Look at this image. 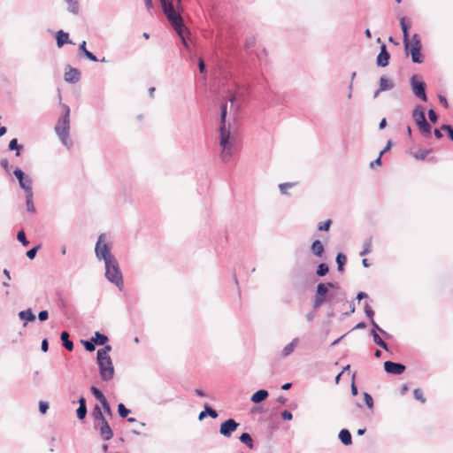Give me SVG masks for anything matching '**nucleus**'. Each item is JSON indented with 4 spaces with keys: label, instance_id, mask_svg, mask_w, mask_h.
Wrapping results in <instances>:
<instances>
[{
    "label": "nucleus",
    "instance_id": "obj_48",
    "mask_svg": "<svg viewBox=\"0 0 453 453\" xmlns=\"http://www.w3.org/2000/svg\"><path fill=\"white\" fill-rule=\"evenodd\" d=\"M364 400H365V403L366 406L369 409H372L373 408V399H372V395L369 393H367V392L364 393Z\"/></svg>",
    "mask_w": 453,
    "mask_h": 453
},
{
    "label": "nucleus",
    "instance_id": "obj_19",
    "mask_svg": "<svg viewBox=\"0 0 453 453\" xmlns=\"http://www.w3.org/2000/svg\"><path fill=\"white\" fill-rule=\"evenodd\" d=\"M57 45L58 48L63 47L65 43H72L69 40L68 33L64 32L63 30H59L56 35Z\"/></svg>",
    "mask_w": 453,
    "mask_h": 453
},
{
    "label": "nucleus",
    "instance_id": "obj_27",
    "mask_svg": "<svg viewBox=\"0 0 453 453\" xmlns=\"http://www.w3.org/2000/svg\"><path fill=\"white\" fill-rule=\"evenodd\" d=\"M92 342L95 343V345L103 346L108 342V337L101 334L100 332L96 331L94 334V336L91 338Z\"/></svg>",
    "mask_w": 453,
    "mask_h": 453
},
{
    "label": "nucleus",
    "instance_id": "obj_61",
    "mask_svg": "<svg viewBox=\"0 0 453 453\" xmlns=\"http://www.w3.org/2000/svg\"><path fill=\"white\" fill-rule=\"evenodd\" d=\"M84 55H85V57L87 58H88L91 61H94V62H97L98 61L97 58L92 52H90L89 50H85Z\"/></svg>",
    "mask_w": 453,
    "mask_h": 453
},
{
    "label": "nucleus",
    "instance_id": "obj_35",
    "mask_svg": "<svg viewBox=\"0 0 453 453\" xmlns=\"http://www.w3.org/2000/svg\"><path fill=\"white\" fill-rule=\"evenodd\" d=\"M91 415H92L93 418L96 421L104 420L105 418L102 412L100 406L97 404L95 405V407L91 412Z\"/></svg>",
    "mask_w": 453,
    "mask_h": 453
},
{
    "label": "nucleus",
    "instance_id": "obj_44",
    "mask_svg": "<svg viewBox=\"0 0 453 453\" xmlns=\"http://www.w3.org/2000/svg\"><path fill=\"white\" fill-rule=\"evenodd\" d=\"M17 239L23 246L27 247L29 245V242L27 239L26 234L23 230H20L17 234Z\"/></svg>",
    "mask_w": 453,
    "mask_h": 453
},
{
    "label": "nucleus",
    "instance_id": "obj_1",
    "mask_svg": "<svg viewBox=\"0 0 453 453\" xmlns=\"http://www.w3.org/2000/svg\"><path fill=\"white\" fill-rule=\"evenodd\" d=\"M236 97L231 95L229 98L230 108L227 103L220 106L219 146L221 160L229 162L236 151V137L232 134V125L236 119L239 105L235 104Z\"/></svg>",
    "mask_w": 453,
    "mask_h": 453
},
{
    "label": "nucleus",
    "instance_id": "obj_8",
    "mask_svg": "<svg viewBox=\"0 0 453 453\" xmlns=\"http://www.w3.org/2000/svg\"><path fill=\"white\" fill-rule=\"evenodd\" d=\"M328 288L326 283H319L316 288V295L313 301L314 309L319 308L325 302L327 301Z\"/></svg>",
    "mask_w": 453,
    "mask_h": 453
},
{
    "label": "nucleus",
    "instance_id": "obj_57",
    "mask_svg": "<svg viewBox=\"0 0 453 453\" xmlns=\"http://www.w3.org/2000/svg\"><path fill=\"white\" fill-rule=\"evenodd\" d=\"M15 177L19 180V181H21L23 180L25 176L24 173L22 172V170H20L19 168H17L14 172H13Z\"/></svg>",
    "mask_w": 453,
    "mask_h": 453
},
{
    "label": "nucleus",
    "instance_id": "obj_4",
    "mask_svg": "<svg viewBox=\"0 0 453 453\" xmlns=\"http://www.w3.org/2000/svg\"><path fill=\"white\" fill-rule=\"evenodd\" d=\"M104 265L106 279L119 289H122L124 286L123 277L117 258L112 257V259L104 262Z\"/></svg>",
    "mask_w": 453,
    "mask_h": 453
},
{
    "label": "nucleus",
    "instance_id": "obj_9",
    "mask_svg": "<svg viewBox=\"0 0 453 453\" xmlns=\"http://www.w3.org/2000/svg\"><path fill=\"white\" fill-rule=\"evenodd\" d=\"M239 426L240 424L234 418H228L221 423L219 433L224 437L229 438L232 436L233 433L236 431Z\"/></svg>",
    "mask_w": 453,
    "mask_h": 453
},
{
    "label": "nucleus",
    "instance_id": "obj_47",
    "mask_svg": "<svg viewBox=\"0 0 453 453\" xmlns=\"http://www.w3.org/2000/svg\"><path fill=\"white\" fill-rule=\"evenodd\" d=\"M331 224H332V220L331 219H327L326 221L320 222L318 225V229L319 231H328L329 228H330Z\"/></svg>",
    "mask_w": 453,
    "mask_h": 453
},
{
    "label": "nucleus",
    "instance_id": "obj_46",
    "mask_svg": "<svg viewBox=\"0 0 453 453\" xmlns=\"http://www.w3.org/2000/svg\"><path fill=\"white\" fill-rule=\"evenodd\" d=\"M413 395L416 400L420 401L422 403L426 402V398L424 397L423 392L420 388H415L413 391Z\"/></svg>",
    "mask_w": 453,
    "mask_h": 453
},
{
    "label": "nucleus",
    "instance_id": "obj_26",
    "mask_svg": "<svg viewBox=\"0 0 453 453\" xmlns=\"http://www.w3.org/2000/svg\"><path fill=\"white\" fill-rule=\"evenodd\" d=\"M345 292L343 290L337 291L336 293H330L327 301L337 303L345 299Z\"/></svg>",
    "mask_w": 453,
    "mask_h": 453
},
{
    "label": "nucleus",
    "instance_id": "obj_32",
    "mask_svg": "<svg viewBox=\"0 0 453 453\" xmlns=\"http://www.w3.org/2000/svg\"><path fill=\"white\" fill-rule=\"evenodd\" d=\"M372 238L369 237L364 241L363 250L359 253L361 257L369 254L372 251Z\"/></svg>",
    "mask_w": 453,
    "mask_h": 453
},
{
    "label": "nucleus",
    "instance_id": "obj_10",
    "mask_svg": "<svg viewBox=\"0 0 453 453\" xmlns=\"http://www.w3.org/2000/svg\"><path fill=\"white\" fill-rule=\"evenodd\" d=\"M406 367L401 363L392 361L384 362V370L386 372L395 375H400L405 371Z\"/></svg>",
    "mask_w": 453,
    "mask_h": 453
},
{
    "label": "nucleus",
    "instance_id": "obj_45",
    "mask_svg": "<svg viewBox=\"0 0 453 453\" xmlns=\"http://www.w3.org/2000/svg\"><path fill=\"white\" fill-rule=\"evenodd\" d=\"M87 406H79L77 411H76V414H77V418L80 419V420H82L86 418V415H87Z\"/></svg>",
    "mask_w": 453,
    "mask_h": 453
},
{
    "label": "nucleus",
    "instance_id": "obj_63",
    "mask_svg": "<svg viewBox=\"0 0 453 453\" xmlns=\"http://www.w3.org/2000/svg\"><path fill=\"white\" fill-rule=\"evenodd\" d=\"M41 349L43 352H47L49 349V342L47 339H43L42 342Z\"/></svg>",
    "mask_w": 453,
    "mask_h": 453
},
{
    "label": "nucleus",
    "instance_id": "obj_15",
    "mask_svg": "<svg viewBox=\"0 0 453 453\" xmlns=\"http://www.w3.org/2000/svg\"><path fill=\"white\" fill-rule=\"evenodd\" d=\"M394 87H395V83L391 79H389L386 76L380 77V82H379V91L391 90L392 88H394Z\"/></svg>",
    "mask_w": 453,
    "mask_h": 453
},
{
    "label": "nucleus",
    "instance_id": "obj_3",
    "mask_svg": "<svg viewBox=\"0 0 453 453\" xmlns=\"http://www.w3.org/2000/svg\"><path fill=\"white\" fill-rule=\"evenodd\" d=\"M64 114L58 119L56 126L55 132L58 136L61 143L70 148L72 142L69 139L70 134V108L66 104H63Z\"/></svg>",
    "mask_w": 453,
    "mask_h": 453
},
{
    "label": "nucleus",
    "instance_id": "obj_39",
    "mask_svg": "<svg viewBox=\"0 0 453 453\" xmlns=\"http://www.w3.org/2000/svg\"><path fill=\"white\" fill-rule=\"evenodd\" d=\"M68 4V11L73 14H77L79 12V4L77 0H65Z\"/></svg>",
    "mask_w": 453,
    "mask_h": 453
},
{
    "label": "nucleus",
    "instance_id": "obj_60",
    "mask_svg": "<svg viewBox=\"0 0 453 453\" xmlns=\"http://www.w3.org/2000/svg\"><path fill=\"white\" fill-rule=\"evenodd\" d=\"M27 201V210L29 212H35V208L34 204V200H26Z\"/></svg>",
    "mask_w": 453,
    "mask_h": 453
},
{
    "label": "nucleus",
    "instance_id": "obj_13",
    "mask_svg": "<svg viewBox=\"0 0 453 453\" xmlns=\"http://www.w3.org/2000/svg\"><path fill=\"white\" fill-rule=\"evenodd\" d=\"M389 58L390 55L387 50V47L382 43L380 46V52L379 53L376 60L377 65L381 67L387 66L388 65Z\"/></svg>",
    "mask_w": 453,
    "mask_h": 453
},
{
    "label": "nucleus",
    "instance_id": "obj_64",
    "mask_svg": "<svg viewBox=\"0 0 453 453\" xmlns=\"http://www.w3.org/2000/svg\"><path fill=\"white\" fill-rule=\"evenodd\" d=\"M198 67H199L200 73H203L205 72V64H204V61L203 60V58H199Z\"/></svg>",
    "mask_w": 453,
    "mask_h": 453
},
{
    "label": "nucleus",
    "instance_id": "obj_58",
    "mask_svg": "<svg viewBox=\"0 0 453 453\" xmlns=\"http://www.w3.org/2000/svg\"><path fill=\"white\" fill-rule=\"evenodd\" d=\"M281 417L284 420H291L293 418L292 413L288 410L281 412Z\"/></svg>",
    "mask_w": 453,
    "mask_h": 453
},
{
    "label": "nucleus",
    "instance_id": "obj_54",
    "mask_svg": "<svg viewBox=\"0 0 453 453\" xmlns=\"http://www.w3.org/2000/svg\"><path fill=\"white\" fill-rule=\"evenodd\" d=\"M48 409H49V403L47 402L41 401L39 403V411L42 414H45L47 412Z\"/></svg>",
    "mask_w": 453,
    "mask_h": 453
},
{
    "label": "nucleus",
    "instance_id": "obj_62",
    "mask_svg": "<svg viewBox=\"0 0 453 453\" xmlns=\"http://www.w3.org/2000/svg\"><path fill=\"white\" fill-rule=\"evenodd\" d=\"M351 394L353 395H357L358 394L357 388L355 384V374L352 375Z\"/></svg>",
    "mask_w": 453,
    "mask_h": 453
},
{
    "label": "nucleus",
    "instance_id": "obj_22",
    "mask_svg": "<svg viewBox=\"0 0 453 453\" xmlns=\"http://www.w3.org/2000/svg\"><path fill=\"white\" fill-rule=\"evenodd\" d=\"M19 317L20 319L25 320L24 326L27 325V322H33L35 320V315L33 313L31 309L24 310L19 312Z\"/></svg>",
    "mask_w": 453,
    "mask_h": 453
},
{
    "label": "nucleus",
    "instance_id": "obj_56",
    "mask_svg": "<svg viewBox=\"0 0 453 453\" xmlns=\"http://www.w3.org/2000/svg\"><path fill=\"white\" fill-rule=\"evenodd\" d=\"M101 404H102V407H103V409L104 410V411H105L108 415L111 416V415H112V412H111V407H110V404H109V403H108L107 399H106V400H104Z\"/></svg>",
    "mask_w": 453,
    "mask_h": 453
},
{
    "label": "nucleus",
    "instance_id": "obj_11",
    "mask_svg": "<svg viewBox=\"0 0 453 453\" xmlns=\"http://www.w3.org/2000/svg\"><path fill=\"white\" fill-rule=\"evenodd\" d=\"M98 422H99V424L97 426H96V427L99 428L100 434H101L102 438L104 441L111 440L113 436V432H112L108 421L106 420V418H104V420H100Z\"/></svg>",
    "mask_w": 453,
    "mask_h": 453
},
{
    "label": "nucleus",
    "instance_id": "obj_55",
    "mask_svg": "<svg viewBox=\"0 0 453 453\" xmlns=\"http://www.w3.org/2000/svg\"><path fill=\"white\" fill-rule=\"evenodd\" d=\"M49 318V312L47 310L41 311L38 314V319L40 321H45Z\"/></svg>",
    "mask_w": 453,
    "mask_h": 453
},
{
    "label": "nucleus",
    "instance_id": "obj_51",
    "mask_svg": "<svg viewBox=\"0 0 453 453\" xmlns=\"http://www.w3.org/2000/svg\"><path fill=\"white\" fill-rule=\"evenodd\" d=\"M40 249V245H37V246H35L33 247L32 249L28 250L27 251V257L29 258V259H34L36 256V253L38 251V250Z\"/></svg>",
    "mask_w": 453,
    "mask_h": 453
},
{
    "label": "nucleus",
    "instance_id": "obj_28",
    "mask_svg": "<svg viewBox=\"0 0 453 453\" xmlns=\"http://www.w3.org/2000/svg\"><path fill=\"white\" fill-rule=\"evenodd\" d=\"M311 250L315 256L321 257L324 252V246L319 240H315L311 244Z\"/></svg>",
    "mask_w": 453,
    "mask_h": 453
},
{
    "label": "nucleus",
    "instance_id": "obj_29",
    "mask_svg": "<svg viewBox=\"0 0 453 453\" xmlns=\"http://www.w3.org/2000/svg\"><path fill=\"white\" fill-rule=\"evenodd\" d=\"M239 440L242 443L245 444L249 449H252L254 448L253 439L249 433H242Z\"/></svg>",
    "mask_w": 453,
    "mask_h": 453
},
{
    "label": "nucleus",
    "instance_id": "obj_59",
    "mask_svg": "<svg viewBox=\"0 0 453 453\" xmlns=\"http://www.w3.org/2000/svg\"><path fill=\"white\" fill-rule=\"evenodd\" d=\"M428 118L432 123H436L437 121V115L434 110L428 111Z\"/></svg>",
    "mask_w": 453,
    "mask_h": 453
},
{
    "label": "nucleus",
    "instance_id": "obj_42",
    "mask_svg": "<svg viewBox=\"0 0 453 453\" xmlns=\"http://www.w3.org/2000/svg\"><path fill=\"white\" fill-rule=\"evenodd\" d=\"M118 412L121 418H127L131 411L123 403H119Z\"/></svg>",
    "mask_w": 453,
    "mask_h": 453
},
{
    "label": "nucleus",
    "instance_id": "obj_53",
    "mask_svg": "<svg viewBox=\"0 0 453 453\" xmlns=\"http://www.w3.org/2000/svg\"><path fill=\"white\" fill-rule=\"evenodd\" d=\"M365 313L370 320L373 319L374 311L367 303L365 304Z\"/></svg>",
    "mask_w": 453,
    "mask_h": 453
},
{
    "label": "nucleus",
    "instance_id": "obj_23",
    "mask_svg": "<svg viewBox=\"0 0 453 453\" xmlns=\"http://www.w3.org/2000/svg\"><path fill=\"white\" fill-rule=\"evenodd\" d=\"M299 342V338L296 337L294 338L288 345H286L282 351H281V355L282 357H286L288 356H289L295 349V348L296 347V345L298 344Z\"/></svg>",
    "mask_w": 453,
    "mask_h": 453
},
{
    "label": "nucleus",
    "instance_id": "obj_17",
    "mask_svg": "<svg viewBox=\"0 0 453 453\" xmlns=\"http://www.w3.org/2000/svg\"><path fill=\"white\" fill-rule=\"evenodd\" d=\"M412 119H414L417 125L426 120L424 109L420 105H418L414 108L412 111Z\"/></svg>",
    "mask_w": 453,
    "mask_h": 453
},
{
    "label": "nucleus",
    "instance_id": "obj_33",
    "mask_svg": "<svg viewBox=\"0 0 453 453\" xmlns=\"http://www.w3.org/2000/svg\"><path fill=\"white\" fill-rule=\"evenodd\" d=\"M417 126L418 127V129L422 133V134H424L426 136L431 135L432 127H431L430 124L427 122V120H425L424 122H422Z\"/></svg>",
    "mask_w": 453,
    "mask_h": 453
},
{
    "label": "nucleus",
    "instance_id": "obj_24",
    "mask_svg": "<svg viewBox=\"0 0 453 453\" xmlns=\"http://www.w3.org/2000/svg\"><path fill=\"white\" fill-rule=\"evenodd\" d=\"M70 335L68 332L63 331L60 334V340L62 342V345L68 350L72 351L73 349V343L69 339Z\"/></svg>",
    "mask_w": 453,
    "mask_h": 453
},
{
    "label": "nucleus",
    "instance_id": "obj_7",
    "mask_svg": "<svg viewBox=\"0 0 453 453\" xmlns=\"http://www.w3.org/2000/svg\"><path fill=\"white\" fill-rule=\"evenodd\" d=\"M410 84L412 93L420 100L426 102L427 96L426 94V84L421 81L418 74H414L410 79Z\"/></svg>",
    "mask_w": 453,
    "mask_h": 453
},
{
    "label": "nucleus",
    "instance_id": "obj_6",
    "mask_svg": "<svg viewBox=\"0 0 453 453\" xmlns=\"http://www.w3.org/2000/svg\"><path fill=\"white\" fill-rule=\"evenodd\" d=\"M96 257L101 260L103 259L104 262L112 259L115 257L111 252L110 246L105 242V234H101L98 236L97 242L95 247Z\"/></svg>",
    "mask_w": 453,
    "mask_h": 453
},
{
    "label": "nucleus",
    "instance_id": "obj_16",
    "mask_svg": "<svg viewBox=\"0 0 453 453\" xmlns=\"http://www.w3.org/2000/svg\"><path fill=\"white\" fill-rule=\"evenodd\" d=\"M19 186L25 190L26 198H32V181L29 177L26 176L21 181H19Z\"/></svg>",
    "mask_w": 453,
    "mask_h": 453
},
{
    "label": "nucleus",
    "instance_id": "obj_30",
    "mask_svg": "<svg viewBox=\"0 0 453 453\" xmlns=\"http://www.w3.org/2000/svg\"><path fill=\"white\" fill-rule=\"evenodd\" d=\"M371 334L373 338V342L375 344H377L378 346H380V348H382L385 350L388 349V344L380 338L379 334L374 329L371 330Z\"/></svg>",
    "mask_w": 453,
    "mask_h": 453
},
{
    "label": "nucleus",
    "instance_id": "obj_43",
    "mask_svg": "<svg viewBox=\"0 0 453 453\" xmlns=\"http://www.w3.org/2000/svg\"><path fill=\"white\" fill-rule=\"evenodd\" d=\"M410 48L421 49V42L418 35L415 34L412 35L410 42Z\"/></svg>",
    "mask_w": 453,
    "mask_h": 453
},
{
    "label": "nucleus",
    "instance_id": "obj_49",
    "mask_svg": "<svg viewBox=\"0 0 453 453\" xmlns=\"http://www.w3.org/2000/svg\"><path fill=\"white\" fill-rule=\"evenodd\" d=\"M256 44V38L253 35H250L245 39V48L250 49L253 48Z\"/></svg>",
    "mask_w": 453,
    "mask_h": 453
},
{
    "label": "nucleus",
    "instance_id": "obj_12",
    "mask_svg": "<svg viewBox=\"0 0 453 453\" xmlns=\"http://www.w3.org/2000/svg\"><path fill=\"white\" fill-rule=\"evenodd\" d=\"M81 79V72L77 68L67 65L65 72V81L69 83H76Z\"/></svg>",
    "mask_w": 453,
    "mask_h": 453
},
{
    "label": "nucleus",
    "instance_id": "obj_14",
    "mask_svg": "<svg viewBox=\"0 0 453 453\" xmlns=\"http://www.w3.org/2000/svg\"><path fill=\"white\" fill-rule=\"evenodd\" d=\"M400 25L403 31V44L405 50H409V25L406 23V19L404 17H402L400 19Z\"/></svg>",
    "mask_w": 453,
    "mask_h": 453
},
{
    "label": "nucleus",
    "instance_id": "obj_50",
    "mask_svg": "<svg viewBox=\"0 0 453 453\" xmlns=\"http://www.w3.org/2000/svg\"><path fill=\"white\" fill-rule=\"evenodd\" d=\"M293 183H290V182H286V183H282V184H280L279 188H280V193L282 196H286L288 195V192L287 190L290 188L293 187Z\"/></svg>",
    "mask_w": 453,
    "mask_h": 453
},
{
    "label": "nucleus",
    "instance_id": "obj_21",
    "mask_svg": "<svg viewBox=\"0 0 453 453\" xmlns=\"http://www.w3.org/2000/svg\"><path fill=\"white\" fill-rule=\"evenodd\" d=\"M338 437L342 443L345 446L350 445L352 443L351 434L348 429H342Z\"/></svg>",
    "mask_w": 453,
    "mask_h": 453
},
{
    "label": "nucleus",
    "instance_id": "obj_20",
    "mask_svg": "<svg viewBox=\"0 0 453 453\" xmlns=\"http://www.w3.org/2000/svg\"><path fill=\"white\" fill-rule=\"evenodd\" d=\"M267 397H268L267 390L259 389L252 395L250 400L254 403H259L263 402L264 400H265Z\"/></svg>",
    "mask_w": 453,
    "mask_h": 453
},
{
    "label": "nucleus",
    "instance_id": "obj_36",
    "mask_svg": "<svg viewBox=\"0 0 453 453\" xmlns=\"http://www.w3.org/2000/svg\"><path fill=\"white\" fill-rule=\"evenodd\" d=\"M90 391L92 393V395L102 403L104 400H106V397L104 396V395L103 394V392L97 388L95 386H92L90 388Z\"/></svg>",
    "mask_w": 453,
    "mask_h": 453
},
{
    "label": "nucleus",
    "instance_id": "obj_5",
    "mask_svg": "<svg viewBox=\"0 0 453 453\" xmlns=\"http://www.w3.org/2000/svg\"><path fill=\"white\" fill-rule=\"evenodd\" d=\"M100 378L103 381H109L114 377V366L111 357L96 359Z\"/></svg>",
    "mask_w": 453,
    "mask_h": 453
},
{
    "label": "nucleus",
    "instance_id": "obj_31",
    "mask_svg": "<svg viewBox=\"0 0 453 453\" xmlns=\"http://www.w3.org/2000/svg\"><path fill=\"white\" fill-rule=\"evenodd\" d=\"M335 260L338 271L342 272L344 270V265L347 262L346 256L343 253L340 252L337 254Z\"/></svg>",
    "mask_w": 453,
    "mask_h": 453
},
{
    "label": "nucleus",
    "instance_id": "obj_34",
    "mask_svg": "<svg viewBox=\"0 0 453 453\" xmlns=\"http://www.w3.org/2000/svg\"><path fill=\"white\" fill-rule=\"evenodd\" d=\"M104 346V348L97 350L96 359H104V357H110L108 353L111 350V346L105 344Z\"/></svg>",
    "mask_w": 453,
    "mask_h": 453
},
{
    "label": "nucleus",
    "instance_id": "obj_41",
    "mask_svg": "<svg viewBox=\"0 0 453 453\" xmlns=\"http://www.w3.org/2000/svg\"><path fill=\"white\" fill-rule=\"evenodd\" d=\"M22 149L21 145L18 144V140L16 138L11 140L9 142V150H17L16 156H19V150Z\"/></svg>",
    "mask_w": 453,
    "mask_h": 453
},
{
    "label": "nucleus",
    "instance_id": "obj_40",
    "mask_svg": "<svg viewBox=\"0 0 453 453\" xmlns=\"http://www.w3.org/2000/svg\"><path fill=\"white\" fill-rule=\"evenodd\" d=\"M81 344L84 346L85 349L87 351H89V352H92L95 350L96 349V345L95 343L92 342V339L90 338L89 340H82L81 342Z\"/></svg>",
    "mask_w": 453,
    "mask_h": 453
},
{
    "label": "nucleus",
    "instance_id": "obj_37",
    "mask_svg": "<svg viewBox=\"0 0 453 453\" xmlns=\"http://www.w3.org/2000/svg\"><path fill=\"white\" fill-rule=\"evenodd\" d=\"M328 272H329L328 265L326 263H320L317 267L316 274L319 277H323V276L326 275L328 273Z\"/></svg>",
    "mask_w": 453,
    "mask_h": 453
},
{
    "label": "nucleus",
    "instance_id": "obj_18",
    "mask_svg": "<svg viewBox=\"0 0 453 453\" xmlns=\"http://www.w3.org/2000/svg\"><path fill=\"white\" fill-rule=\"evenodd\" d=\"M206 416H210L212 418H216L218 417V412L214 409H212L208 403L204 404V411L199 413L198 419L201 421Z\"/></svg>",
    "mask_w": 453,
    "mask_h": 453
},
{
    "label": "nucleus",
    "instance_id": "obj_38",
    "mask_svg": "<svg viewBox=\"0 0 453 453\" xmlns=\"http://www.w3.org/2000/svg\"><path fill=\"white\" fill-rule=\"evenodd\" d=\"M431 150H418L413 153V157L418 160H424L429 154Z\"/></svg>",
    "mask_w": 453,
    "mask_h": 453
},
{
    "label": "nucleus",
    "instance_id": "obj_2",
    "mask_svg": "<svg viewBox=\"0 0 453 453\" xmlns=\"http://www.w3.org/2000/svg\"><path fill=\"white\" fill-rule=\"evenodd\" d=\"M160 3L165 15L181 39L183 45L186 48H188V44L183 35L184 30H186V27L183 24L180 12L177 11L180 8L181 0H160Z\"/></svg>",
    "mask_w": 453,
    "mask_h": 453
},
{
    "label": "nucleus",
    "instance_id": "obj_25",
    "mask_svg": "<svg viewBox=\"0 0 453 453\" xmlns=\"http://www.w3.org/2000/svg\"><path fill=\"white\" fill-rule=\"evenodd\" d=\"M406 52L410 51L411 54V59L413 63H422L423 62V56L421 54V49L417 48H410L408 50H405Z\"/></svg>",
    "mask_w": 453,
    "mask_h": 453
},
{
    "label": "nucleus",
    "instance_id": "obj_52",
    "mask_svg": "<svg viewBox=\"0 0 453 453\" xmlns=\"http://www.w3.org/2000/svg\"><path fill=\"white\" fill-rule=\"evenodd\" d=\"M370 324H371V325H372V329H374L376 332H377V331L380 332V333H381L383 335H385L386 337H388V336H389V334H388L387 332H385L383 329H381V328L378 326V324L375 322V320H374L373 319H372L370 320Z\"/></svg>",
    "mask_w": 453,
    "mask_h": 453
}]
</instances>
